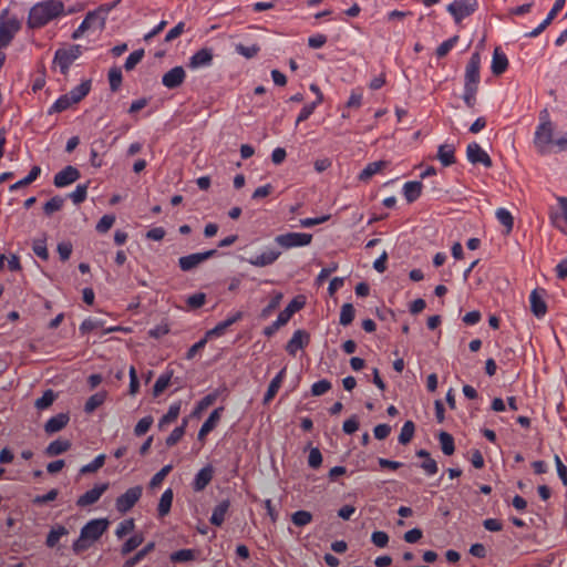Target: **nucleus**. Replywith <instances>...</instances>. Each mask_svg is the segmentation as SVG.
<instances>
[{
	"instance_id": "obj_1",
	"label": "nucleus",
	"mask_w": 567,
	"mask_h": 567,
	"mask_svg": "<svg viewBox=\"0 0 567 567\" xmlns=\"http://www.w3.org/2000/svg\"><path fill=\"white\" fill-rule=\"evenodd\" d=\"M64 6L58 0H47L34 4L29 12L28 25L37 29L45 25L51 20L63 13Z\"/></svg>"
},
{
	"instance_id": "obj_2",
	"label": "nucleus",
	"mask_w": 567,
	"mask_h": 567,
	"mask_svg": "<svg viewBox=\"0 0 567 567\" xmlns=\"http://www.w3.org/2000/svg\"><path fill=\"white\" fill-rule=\"evenodd\" d=\"M305 306L301 296L293 298L287 307L278 315L277 320L264 329L266 337H272L282 326L287 324L290 318Z\"/></svg>"
},
{
	"instance_id": "obj_3",
	"label": "nucleus",
	"mask_w": 567,
	"mask_h": 567,
	"mask_svg": "<svg viewBox=\"0 0 567 567\" xmlns=\"http://www.w3.org/2000/svg\"><path fill=\"white\" fill-rule=\"evenodd\" d=\"M554 125L550 121H542L535 131L534 144L539 153L546 154L549 148L555 144Z\"/></svg>"
},
{
	"instance_id": "obj_4",
	"label": "nucleus",
	"mask_w": 567,
	"mask_h": 567,
	"mask_svg": "<svg viewBox=\"0 0 567 567\" xmlns=\"http://www.w3.org/2000/svg\"><path fill=\"white\" fill-rule=\"evenodd\" d=\"M82 47L79 44L71 45L69 49H59L54 53L53 62L59 65L62 74H66L71 64L81 56Z\"/></svg>"
},
{
	"instance_id": "obj_5",
	"label": "nucleus",
	"mask_w": 567,
	"mask_h": 567,
	"mask_svg": "<svg viewBox=\"0 0 567 567\" xmlns=\"http://www.w3.org/2000/svg\"><path fill=\"white\" fill-rule=\"evenodd\" d=\"M275 243L284 249L308 246L312 235L307 233H286L275 237Z\"/></svg>"
},
{
	"instance_id": "obj_6",
	"label": "nucleus",
	"mask_w": 567,
	"mask_h": 567,
	"mask_svg": "<svg viewBox=\"0 0 567 567\" xmlns=\"http://www.w3.org/2000/svg\"><path fill=\"white\" fill-rule=\"evenodd\" d=\"M142 494L143 487L141 485H136L128 488L125 493H123L116 498V511L120 512L121 514L127 513L140 501Z\"/></svg>"
},
{
	"instance_id": "obj_7",
	"label": "nucleus",
	"mask_w": 567,
	"mask_h": 567,
	"mask_svg": "<svg viewBox=\"0 0 567 567\" xmlns=\"http://www.w3.org/2000/svg\"><path fill=\"white\" fill-rule=\"evenodd\" d=\"M110 522L106 518H95L87 522L82 528V538H87L91 543L96 542L107 529Z\"/></svg>"
},
{
	"instance_id": "obj_8",
	"label": "nucleus",
	"mask_w": 567,
	"mask_h": 567,
	"mask_svg": "<svg viewBox=\"0 0 567 567\" xmlns=\"http://www.w3.org/2000/svg\"><path fill=\"white\" fill-rule=\"evenodd\" d=\"M477 7L476 0H454L447 6V11L453 16L456 23L471 16Z\"/></svg>"
},
{
	"instance_id": "obj_9",
	"label": "nucleus",
	"mask_w": 567,
	"mask_h": 567,
	"mask_svg": "<svg viewBox=\"0 0 567 567\" xmlns=\"http://www.w3.org/2000/svg\"><path fill=\"white\" fill-rule=\"evenodd\" d=\"M215 255H217V250L212 249L203 252H195L187 256H183L178 259V266L183 271H192L193 269H195L209 258L214 257Z\"/></svg>"
},
{
	"instance_id": "obj_10",
	"label": "nucleus",
	"mask_w": 567,
	"mask_h": 567,
	"mask_svg": "<svg viewBox=\"0 0 567 567\" xmlns=\"http://www.w3.org/2000/svg\"><path fill=\"white\" fill-rule=\"evenodd\" d=\"M20 29L21 23L16 17L0 21V49L7 48Z\"/></svg>"
},
{
	"instance_id": "obj_11",
	"label": "nucleus",
	"mask_w": 567,
	"mask_h": 567,
	"mask_svg": "<svg viewBox=\"0 0 567 567\" xmlns=\"http://www.w3.org/2000/svg\"><path fill=\"white\" fill-rule=\"evenodd\" d=\"M480 66H481V56L480 53L474 52L465 69V83L464 87H476L478 89L480 83Z\"/></svg>"
},
{
	"instance_id": "obj_12",
	"label": "nucleus",
	"mask_w": 567,
	"mask_h": 567,
	"mask_svg": "<svg viewBox=\"0 0 567 567\" xmlns=\"http://www.w3.org/2000/svg\"><path fill=\"white\" fill-rule=\"evenodd\" d=\"M466 156L467 159L474 165L482 164L485 167L493 166L491 156L476 142H472L467 145Z\"/></svg>"
},
{
	"instance_id": "obj_13",
	"label": "nucleus",
	"mask_w": 567,
	"mask_h": 567,
	"mask_svg": "<svg viewBox=\"0 0 567 567\" xmlns=\"http://www.w3.org/2000/svg\"><path fill=\"white\" fill-rule=\"evenodd\" d=\"M105 24V17L99 16V12H89L78 29L72 33V39H80L85 31L97 25L99 28H103Z\"/></svg>"
},
{
	"instance_id": "obj_14",
	"label": "nucleus",
	"mask_w": 567,
	"mask_h": 567,
	"mask_svg": "<svg viewBox=\"0 0 567 567\" xmlns=\"http://www.w3.org/2000/svg\"><path fill=\"white\" fill-rule=\"evenodd\" d=\"M80 177V171L76 167L69 165L54 175L53 184L58 188H63L73 184Z\"/></svg>"
},
{
	"instance_id": "obj_15",
	"label": "nucleus",
	"mask_w": 567,
	"mask_h": 567,
	"mask_svg": "<svg viewBox=\"0 0 567 567\" xmlns=\"http://www.w3.org/2000/svg\"><path fill=\"white\" fill-rule=\"evenodd\" d=\"M107 488V483L95 485L93 488L86 491L76 499V505L79 507H87L95 504L101 498V496L106 492Z\"/></svg>"
},
{
	"instance_id": "obj_16",
	"label": "nucleus",
	"mask_w": 567,
	"mask_h": 567,
	"mask_svg": "<svg viewBox=\"0 0 567 567\" xmlns=\"http://www.w3.org/2000/svg\"><path fill=\"white\" fill-rule=\"evenodd\" d=\"M185 78V70L182 66H175L163 75L162 84L169 90L177 89L184 83Z\"/></svg>"
},
{
	"instance_id": "obj_17",
	"label": "nucleus",
	"mask_w": 567,
	"mask_h": 567,
	"mask_svg": "<svg viewBox=\"0 0 567 567\" xmlns=\"http://www.w3.org/2000/svg\"><path fill=\"white\" fill-rule=\"evenodd\" d=\"M213 477L214 467L210 464H207L196 473L192 483L193 491L197 493L204 491L209 485Z\"/></svg>"
},
{
	"instance_id": "obj_18",
	"label": "nucleus",
	"mask_w": 567,
	"mask_h": 567,
	"mask_svg": "<svg viewBox=\"0 0 567 567\" xmlns=\"http://www.w3.org/2000/svg\"><path fill=\"white\" fill-rule=\"evenodd\" d=\"M310 341V334L305 330H296L286 346V351L290 355H296L298 350L303 349Z\"/></svg>"
},
{
	"instance_id": "obj_19",
	"label": "nucleus",
	"mask_w": 567,
	"mask_h": 567,
	"mask_svg": "<svg viewBox=\"0 0 567 567\" xmlns=\"http://www.w3.org/2000/svg\"><path fill=\"white\" fill-rule=\"evenodd\" d=\"M213 50L203 48L189 58L188 66L193 70L209 66L213 62Z\"/></svg>"
},
{
	"instance_id": "obj_20",
	"label": "nucleus",
	"mask_w": 567,
	"mask_h": 567,
	"mask_svg": "<svg viewBox=\"0 0 567 567\" xmlns=\"http://www.w3.org/2000/svg\"><path fill=\"white\" fill-rule=\"evenodd\" d=\"M280 255L281 252L279 250L267 249L259 255L251 256L247 261L255 267H267L272 265Z\"/></svg>"
},
{
	"instance_id": "obj_21",
	"label": "nucleus",
	"mask_w": 567,
	"mask_h": 567,
	"mask_svg": "<svg viewBox=\"0 0 567 567\" xmlns=\"http://www.w3.org/2000/svg\"><path fill=\"white\" fill-rule=\"evenodd\" d=\"M241 318H243V312L236 311L234 315L228 317L226 320L217 323L213 329L208 330L206 332V338L221 337L230 326H233L234 323L241 320Z\"/></svg>"
},
{
	"instance_id": "obj_22",
	"label": "nucleus",
	"mask_w": 567,
	"mask_h": 567,
	"mask_svg": "<svg viewBox=\"0 0 567 567\" xmlns=\"http://www.w3.org/2000/svg\"><path fill=\"white\" fill-rule=\"evenodd\" d=\"M224 408L219 406L210 413L208 419L203 423L202 427L198 431L197 439L199 441H204L205 437L216 427L221 417Z\"/></svg>"
},
{
	"instance_id": "obj_23",
	"label": "nucleus",
	"mask_w": 567,
	"mask_h": 567,
	"mask_svg": "<svg viewBox=\"0 0 567 567\" xmlns=\"http://www.w3.org/2000/svg\"><path fill=\"white\" fill-rule=\"evenodd\" d=\"M70 421L69 413H59L52 417H50L44 424V431L48 434L56 433L63 430Z\"/></svg>"
},
{
	"instance_id": "obj_24",
	"label": "nucleus",
	"mask_w": 567,
	"mask_h": 567,
	"mask_svg": "<svg viewBox=\"0 0 567 567\" xmlns=\"http://www.w3.org/2000/svg\"><path fill=\"white\" fill-rule=\"evenodd\" d=\"M543 295L544 291L533 290L529 296L530 310L537 318L544 317L547 312V306Z\"/></svg>"
},
{
	"instance_id": "obj_25",
	"label": "nucleus",
	"mask_w": 567,
	"mask_h": 567,
	"mask_svg": "<svg viewBox=\"0 0 567 567\" xmlns=\"http://www.w3.org/2000/svg\"><path fill=\"white\" fill-rule=\"evenodd\" d=\"M229 507V499H224L219 502L213 509L212 516L209 518L210 524L215 526H221L225 522Z\"/></svg>"
},
{
	"instance_id": "obj_26",
	"label": "nucleus",
	"mask_w": 567,
	"mask_h": 567,
	"mask_svg": "<svg viewBox=\"0 0 567 567\" xmlns=\"http://www.w3.org/2000/svg\"><path fill=\"white\" fill-rule=\"evenodd\" d=\"M286 377V368H282L278 374L270 381L268 389L264 395V404H268L277 394L281 383Z\"/></svg>"
},
{
	"instance_id": "obj_27",
	"label": "nucleus",
	"mask_w": 567,
	"mask_h": 567,
	"mask_svg": "<svg viewBox=\"0 0 567 567\" xmlns=\"http://www.w3.org/2000/svg\"><path fill=\"white\" fill-rule=\"evenodd\" d=\"M389 165L386 161H377L369 163L359 174V179L368 182L372 176L380 173L383 168Z\"/></svg>"
},
{
	"instance_id": "obj_28",
	"label": "nucleus",
	"mask_w": 567,
	"mask_h": 567,
	"mask_svg": "<svg viewBox=\"0 0 567 567\" xmlns=\"http://www.w3.org/2000/svg\"><path fill=\"white\" fill-rule=\"evenodd\" d=\"M423 184L419 181L406 182L403 186V194L408 203L415 202L422 193Z\"/></svg>"
},
{
	"instance_id": "obj_29",
	"label": "nucleus",
	"mask_w": 567,
	"mask_h": 567,
	"mask_svg": "<svg viewBox=\"0 0 567 567\" xmlns=\"http://www.w3.org/2000/svg\"><path fill=\"white\" fill-rule=\"evenodd\" d=\"M155 549V543H147L142 549H140L135 555L126 559L123 564V567H134L138 563H141L150 553Z\"/></svg>"
},
{
	"instance_id": "obj_30",
	"label": "nucleus",
	"mask_w": 567,
	"mask_h": 567,
	"mask_svg": "<svg viewBox=\"0 0 567 567\" xmlns=\"http://www.w3.org/2000/svg\"><path fill=\"white\" fill-rule=\"evenodd\" d=\"M174 494L171 488H167L161 496L159 503L157 506V513L159 517H165L172 507Z\"/></svg>"
},
{
	"instance_id": "obj_31",
	"label": "nucleus",
	"mask_w": 567,
	"mask_h": 567,
	"mask_svg": "<svg viewBox=\"0 0 567 567\" xmlns=\"http://www.w3.org/2000/svg\"><path fill=\"white\" fill-rule=\"evenodd\" d=\"M179 412H181V403L179 402L171 404L167 413L164 414L158 422L159 430H164L165 426H167L171 423H173L174 421H176L179 415Z\"/></svg>"
},
{
	"instance_id": "obj_32",
	"label": "nucleus",
	"mask_w": 567,
	"mask_h": 567,
	"mask_svg": "<svg viewBox=\"0 0 567 567\" xmlns=\"http://www.w3.org/2000/svg\"><path fill=\"white\" fill-rule=\"evenodd\" d=\"M91 90V81L86 80L73 87L68 94L70 95L71 102L79 103L85 97Z\"/></svg>"
},
{
	"instance_id": "obj_33",
	"label": "nucleus",
	"mask_w": 567,
	"mask_h": 567,
	"mask_svg": "<svg viewBox=\"0 0 567 567\" xmlns=\"http://www.w3.org/2000/svg\"><path fill=\"white\" fill-rule=\"evenodd\" d=\"M70 447H71V442L69 440H55L47 446L45 454L48 456H56V455L63 454Z\"/></svg>"
},
{
	"instance_id": "obj_34",
	"label": "nucleus",
	"mask_w": 567,
	"mask_h": 567,
	"mask_svg": "<svg viewBox=\"0 0 567 567\" xmlns=\"http://www.w3.org/2000/svg\"><path fill=\"white\" fill-rule=\"evenodd\" d=\"M437 158L443 166L447 167L455 163L454 147L452 145H441L437 151Z\"/></svg>"
},
{
	"instance_id": "obj_35",
	"label": "nucleus",
	"mask_w": 567,
	"mask_h": 567,
	"mask_svg": "<svg viewBox=\"0 0 567 567\" xmlns=\"http://www.w3.org/2000/svg\"><path fill=\"white\" fill-rule=\"evenodd\" d=\"M144 542V536L141 533L132 535L121 547V555L126 556L134 551Z\"/></svg>"
},
{
	"instance_id": "obj_36",
	"label": "nucleus",
	"mask_w": 567,
	"mask_h": 567,
	"mask_svg": "<svg viewBox=\"0 0 567 567\" xmlns=\"http://www.w3.org/2000/svg\"><path fill=\"white\" fill-rule=\"evenodd\" d=\"M105 399H106L105 391L96 392L93 395H91L86 400L85 405H84L85 413L90 414V413L94 412L99 406H101L105 402Z\"/></svg>"
},
{
	"instance_id": "obj_37",
	"label": "nucleus",
	"mask_w": 567,
	"mask_h": 567,
	"mask_svg": "<svg viewBox=\"0 0 567 567\" xmlns=\"http://www.w3.org/2000/svg\"><path fill=\"white\" fill-rule=\"evenodd\" d=\"M68 533V529L62 525H56L52 527L47 536L45 545L50 548L55 547L61 537L66 535Z\"/></svg>"
},
{
	"instance_id": "obj_38",
	"label": "nucleus",
	"mask_w": 567,
	"mask_h": 567,
	"mask_svg": "<svg viewBox=\"0 0 567 567\" xmlns=\"http://www.w3.org/2000/svg\"><path fill=\"white\" fill-rule=\"evenodd\" d=\"M498 224L503 226V234L508 235L514 227V217L506 208H498Z\"/></svg>"
},
{
	"instance_id": "obj_39",
	"label": "nucleus",
	"mask_w": 567,
	"mask_h": 567,
	"mask_svg": "<svg viewBox=\"0 0 567 567\" xmlns=\"http://www.w3.org/2000/svg\"><path fill=\"white\" fill-rule=\"evenodd\" d=\"M55 399H56V393L52 389H49L43 392L41 398L35 400L34 406L40 411L45 410L52 405V403L55 401Z\"/></svg>"
},
{
	"instance_id": "obj_40",
	"label": "nucleus",
	"mask_w": 567,
	"mask_h": 567,
	"mask_svg": "<svg viewBox=\"0 0 567 567\" xmlns=\"http://www.w3.org/2000/svg\"><path fill=\"white\" fill-rule=\"evenodd\" d=\"M439 441L441 444V450L445 455H452L455 451L454 439L447 432H441L439 434Z\"/></svg>"
},
{
	"instance_id": "obj_41",
	"label": "nucleus",
	"mask_w": 567,
	"mask_h": 567,
	"mask_svg": "<svg viewBox=\"0 0 567 567\" xmlns=\"http://www.w3.org/2000/svg\"><path fill=\"white\" fill-rule=\"evenodd\" d=\"M75 104L74 102H71V99H70V95L69 94H64L62 96H60L52 105L51 107L49 109L48 113L49 114H53V113H60V112H63L65 110H68L71 105Z\"/></svg>"
},
{
	"instance_id": "obj_42",
	"label": "nucleus",
	"mask_w": 567,
	"mask_h": 567,
	"mask_svg": "<svg viewBox=\"0 0 567 567\" xmlns=\"http://www.w3.org/2000/svg\"><path fill=\"white\" fill-rule=\"evenodd\" d=\"M218 399V392L214 391L207 395H205L200 401L197 402V405L193 412L194 415L200 414L203 411L213 405Z\"/></svg>"
},
{
	"instance_id": "obj_43",
	"label": "nucleus",
	"mask_w": 567,
	"mask_h": 567,
	"mask_svg": "<svg viewBox=\"0 0 567 567\" xmlns=\"http://www.w3.org/2000/svg\"><path fill=\"white\" fill-rule=\"evenodd\" d=\"M322 100H323V97L319 96L312 103L306 104L301 109V111H300V113H299V115L297 117L296 125H298L299 123L308 120L312 115V113L315 112L316 107L322 102Z\"/></svg>"
},
{
	"instance_id": "obj_44",
	"label": "nucleus",
	"mask_w": 567,
	"mask_h": 567,
	"mask_svg": "<svg viewBox=\"0 0 567 567\" xmlns=\"http://www.w3.org/2000/svg\"><path fill=\"white\" fill-rule=\"evenodd\" d=\"M171 379H172V372H166V373L161 374L153 386V395L154 396L161 395L169 385Z\"/></svg>"
},
{
	"instance_id": "obj_45",
	"label": "nucleus",
	"mask_w": 567,
	"mask_h": 567,
	"mask_svg": "<svg viewBox=\"0 0 567 567\" xmlns=\"http://www.w3.org/2000/svg\"><path fill=\"white\" fill-rule=\"evenodd\" d=\"M186 425H187V420L185 419L181 426H177L172 431V433L167 436V439L165 441V443L168 447L176 445L182 440V437L185 434Z\"/></svg>"
},
{
	"instance_id": "obj_46",
	"label": "nucleus",
	"mask_w": 567,
	"mask_h": 567,
	"mask_svg": "<svg viewBox=\"0 0 567 567\" xmlns=\"http://www.w3.org/2000/svg\"><path fill=\"white\" fill-rule=\"evenodd\" d=\"M355 310L352 303H344L341 307L339 322L341 326H349L354 319Z\"/></svg>"
},
{
	"instance_id": "obj_47",
	"label": "nucleus",
	"mask_w": 567,
	"mask_h": 567,
	"mask_svg": "<svg viewBox=\"0 0 567 567\" xmlns=\"http://www.w3.org/2000/svg\"><path fill=\"white\" fill-rule=\"evenodd\" d=\"M105 463V455L99 454L95 458L80 468L81 474H90L97 472Z\"/></svg>"
},
{
	"instance_id": "obj_48",
	"label": "nucleus",
	"mask_w": 567,
	"mask_h": 567,
	"mask_svg": "<svg viewBox=\"0 0 567 567\" xmlns=\"http://www.w3.org/2000/svg\"><path fill=\"white\" fill-rule=\"evenodd\" d=\"M87 196V184H79L75 189L68 195V197L75 204L79 205L86 199Z\"/></svg>"
},
{
	"instance_id": "obj_49",
	"label": "nucleus",
	"mask_w": 567,
	"mask_h": 567,
	"mask_svg": "<svg viewBox=\"0 0 567 567\" xmlns=\"http://www.w3.org/2000/svg\"><path fill=\"white\" fill-rule=\"evenodd\" d=\"M64 198L61 196H54L48 200L43 206V212L47 216H51L53 213L60 210L63 207Z\"/></svg>"
},
{
	"instance_id": "obj_50",
	"label": "nucleus",
	"mask_w": 567,
	"mask_h": 567,
	"mask_svg": "<svg viewBox=\"0 0 567 567\" xmlns=\"http://www.w3.org/2000/svg\"><path fill=\"white\" fill-rule=\"evenodd\" d=\"M415 425L412 421H406L400 432L399 442L403 445L408 444L414 435Z\"/></svg>"
},
{
	"instance_id": "obj_51",
	"label": "nucleus",
	"mask_w": 567,
	"mask_h": 567,
	"mask_svg": "<svg viewBox=\"0 0 567 567\" xmlns=\"http://www.w3.org/2000/svg\"><path fill=\"white\" fill-rule=\"evenodd\" d=\"M109 82L112 92H116L122 84V71L117 66H113L109 71Z\"/></svg>"
},
{
	"instance_id": "obj_52",
	"label": "nucleus",
	"mask_w": 567,
	"mask_h": 567,
	"mask_svg": "<svg viewBox=\"0 0 567 567\" xmlns=\"http://www.w3.org/2000/svg\"><path fill=\"white\" fill-rule=\"evenodd\" d=\"M33 252L41 259L47 260L49 258V251L47 248V238L34 239L32 244Z\"/></svg>"
},
{
	"instance_id": "obj_53",
	"label": "nucleus",
	"mask_w": 567,
	"mask_h": 567,
	"mask_svg": "<svg viewBox=\"0 0 567 567\" xmlns=\"http://www.w3.org/2000/svg\"><path fill=\"white\" fill-rule=\"evenodd\" d=\"M281 299H282V293L281 292H277L271 298L269 303L261 310L260 318L261 319H267L268 317H270L272 315V312L279 307Z\"/></svg>"
},
{
	"instance_id": "obj_54",
	"label": "nucleus",
	"mask_w": 567,
	"mask_h": 567,
	"mask_svg": "<svg viewBox=\"0 0 567 567\" xmlns=\"http://www.w3.org/2000/svg\"><path fill=\"white\" fill-rule=\"evenodd\" d=\"M311 520L312 514L308 511H297L291 516V522L298 527H303L310 524Z\"/></svg>"
},
{
	"instance_id": "obj_55",
	"label": "nucleus",
	"mask_w": 567,
	"mask_h": 567,
	"mask_svg": "<svg viewBox=\"0 0 567 567\" xmlns=\"http://www.w3.org/2000/svg\"><path fill=\"white\" fill-rule=\"evenodd\" d=\"M458 41V37L454 35L445 41H443L436 49V56L442 59L449 54V52L455 47Z\"/></svg>"
},
{
	"instance_id": "obj_56",
	"label": "nucleus",
	"mask_w": 567,
	"mask_h": 567,
	"mask_svg": "<svg viewBox=\"0 0 567 567\" xmlns=\"http://www.w3.org/2000/svg\"><path fill=\"white\" fill-rule=\"evenodd\" d=\"M171 560L173 563H186L195 558L193 549H179L171 554Z\"/></svg>"
},
{
	"instance_id": "obj_57",
	"label": "nucleus",
	"mask_w": 567,
	"mask_h": 567,
	"mask_svg": "<svg viewBox=\"0 0 567 567\" xmlns=\"http://www.w3.org/2000/svg\"><path fill=\"white\" fill-rule=\"evenodd\" d=\"M135 529V522L133 518H128V519H124L123 522H121L116 529H115V535L117 538H123L124 536H126L127 534L132 533L133 530Z\"/></svg>"
},
{
	"instance_id": "obj_58",
	"label": "nucleus",
	"mask_w": 567,
	"mask_h": 567,
	"mask_svg": "<svg viewBox=\"0 0 567 567\" xmlns=\"http://www.w3.org/2000/svg\"><path fill=\"white\" fill-rule=\"evenodd\" d=\"M144 50H135L133 51L126 59L124 68L126 71H132L144 58Z\"/></svg>"
},
{
	"instance_id": "obj_59",
	"label": "nucleus",
	"mask_w": 567,
	"mask_h": 567,
	"mask_svg": "<svg viewBox=\"0 0 567 567\" xmlns=\"http://www.w3.org/2000/svg\"><path fill=\"white\" fill-rule=\"evenodd\" d=\"M154 420L151 415H147V416H144L142 417L137 424L135 425L134 427V434L136 436H142L144 435L145 433L148 432V430L151 429L152 424H153Z\"/></svg>"
},
{
	"instance_id": "obj_60",
	"label": "nucleus",
	"mask_w": 567,
	"mask_h": 567,
	"mask_svg": "<svg viewBox=\"0 0 567 567\" xmlns=\"http://www.w3.org/2000/svg\"><path fill=\"white\" fill-rule=\"evenodd\" d=\"M332 384L329 380L327 379H322L318 382H315L312 385H311V394L313 396H320V395H323L326 394L330 389H331Z\"/></svg>"
},
{
	"instance_id": "obj_61",
	"label": "nucleus",
	"mask_w": 567,
	"mask_h": 567,
	"mask_svg": "<svg viewBox=\"0 0 567 567\" xmlns=\"http://www.w3.org/2000/svg\"><path fill=\"white\" fill-rule=\"evenodd\" d=\"M236 52L247 59H251L257 55L260 48L257 44L252 45H244L241 43L237 44L235 48Z\"/></svg>"
},
{
	"instance_id": "obj_62",
	"label": "nucleus",
	"mask_w": 567,
	"mask_h": 567,
	"mask_svg": "<svg viewBox=\"0 0 567 567\" xmlns=\"http://www.w3.org/2000/svg\"><path fill=\"white\" fill-rule=\"evenodd\" d=\"M59 495V491L56 488H52L50 489L47 494L44 495H37L33 499H32V503L37 506H41V505H44L47 503H50V502H53L56 499Z\"/></svg>"
},
{
	"instance_id": "obj_63",
	"label": "nucleus",
	"mask_w": 567,
	"mask_h": 567,
	"mask_svg": "<svg viewBox=\"0 0 567 567\" xmlns=\"http://www.w3.org/2000/svg\"><path fill=\"white\" fill-rule=\"evenodd\" d=\"M371 542L379 548H383L389 543V535L385 532L377 530L371 535Z\"/></svg>"
},
{
	"instance_id": "obj_64",
	"label": "nucleus",
	"mask_w": 567,
	"mask_h": 567,
	"mask_svg": "<svg viewBox=\"0 0 567 567\" xmlns=\"http://www.w3.org/2000/svg\"><path fill=\"white\" fill-rule=\"evenodd\" d=\"M115 223L113 215H104L96 224V230L99 233H106Z\"/></svg>"
}]
</instances>
